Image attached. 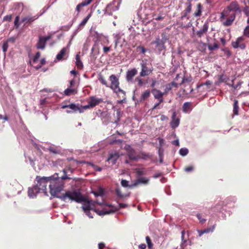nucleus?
I'll return each mask as SVG.
<instances>
[{
  "mask_svg": "<svg viewBox=\"0 0 249 249\" xmlns=\"http://www.w3.org/2000/svg\"><path fill=\"white\" fill-rule=\"evenodd\" d=\"M192 107H193V106L191 102H186L183 106V109H189Z\"/></svg>",
  "mask_w": 249,
  "mask_h": 249,
  "instance_id": "nucleus-34",
  "label": "nucleus"
},
{
  "mask_svg": "<svg viewBox=\"0 0 249 249\" xmlns=\"http://www.w3.org/2000/svg\"><path fill=\"white\" fill-rule=\"evenodd\" d=\"M151 92L154 98L158 99L159 101L158 103H156L153 107V109H155L159 107L160 105L163 102V96L164 95V93L156 89H152Z\"/></svg>",
  "mask_w": 249,
  "mask_h": 249,
  "instance_id": "nucleus-6",
  "label": "nucleus"
},
{
  "mask_svg": "<svg viewBox=\"0 0 249 249\" xmlns=\"http://www.w3.org/2000/svg\"><path fill=\"white\" fill-rule=\"evenodd\" d=\"M141 65L142 67V70L140 73L141 76L144 77L145 76H147L152 72L153 69H148V68L146 66V63L142 62L141 64Z\"/></svg>",
  "mask_w": 249,
  "mask_h": 249,
  "instance_id": "nucleus-10",
  "label": "nucleus"
},
{
  "mask_svg": "<svg viewBox=\"0 0 249 249\" xmlns=\"http://www.w3.org/2000/svg\"><path fill=\"white\" fill-rule=\"evenodd\" d=\"M42 91L49 92H52L53 91V90L52 89H46V88L42 90Z\"/></svg>",
  "mask_w": 249,
  "mask_h": 249,
  "instance_id": "nucleus-57",
  "label": "nucleus"
},
{
  "mask_svg": "<svg viewBox=\"0 0 249 249\" xmlns=\"http://www.w3.org/2000/svg\"><path fill=\"white\" fill-rule=\"evenodd\" d=\"M50 36H46V37H40L39 39L36 44V47L37 49H44L46 41L50 39Z\"/></svg>",
  "mask_w": 249,
  "mask_h": 249,
  "instance_id": "nucleus-13",
  "label": "nucleus"
},
{
  "mask_svg": "<svg viewBox=\"0 0 249 249\" xmlns=\"http://www.w3.org/2000/svg\"><path fill=\"white\" fill-rule=\"evenodd\" d=\"M202 9L201 4L200 3L197 4L196 10L194 14V16L196 17H200L201 15Z\"/></svg>",
  "mask_w": 249,
  "mask_h": 249,
  "instance_id": "nucleus-19",
  "label": "nucleus"
},
{
  "mask_svg": "<svg viewBox=\"0 0 249 249\" xmlns=\"http://www.w3.org/2000/svg\"><path fill=\"white\" fill-rule=\"evenodd\" d=\"M48 98H45L42 100L40 101V105L42 106L41 107H44L45 106L44 105L46 104L48 102Z\"/></svg>",
  "mask_w": 249,
  "mask_h": 249,
  "instance_id": "nucleus-47",
  "label": "nucleus"
},
{
  "mask_svg": "<svg viewBox=\"0 0 249 249\" xmlns=\"http://www.w3.org/2000/svg\"><path fill=\"white\" fill-rule=\"evenodd\" d=\"M157 83V81L156 80H152V83H151V87H152V88H154L156 84Z\"/></svg>",
  "mask_w": 249,
  "mask_h": 249,
  "instance_id": "nucleus-56",
  "label": "nucleus"
},
{
  "mask_svg": "<svg viewBox=\"0 0 249 249\" xmlns=\"http://www.w3.org/2000/svg\"><path fill=\"white\" fill-rule=\"evenodd\" d=\"M64 175L61 177H59L58 174H54L51 176L49 188L50 194L53 196L61 198L62 200L66 201L68 200H74L78 202V192L76 190L68 191L65 194L59 196V193L64 188V180L70 178L66 175L65 169L63 170Z\"/></svg>",
  "mask_w": 249,
  "mask_h": 249,
  "instance_id": "nucleus-2",
  "label": "nucleus"
},
{
  "mask_svg": "<svg viewBox=\"0 0 249 249\" xmlns=\"http://www.w3.org/2000/svg\"><path fill=\"white\" fill-rule=\"evenodd\" d=\"M148 181V179L147 178H143L138 180L137 183H147Z\"/></svg>",
  "mask_w": 249,
  "mask_h": 249,
  "instance_id": "nucleus-43",
  "label": "nucleus"
},
{
  "mask_svg": "<svg viewBox=\"0 0 249 249\" xmlns=\"http://www.w3.org/2000/svg\"><path fill=\"white\" fill-rule=\"evenodd\" d=\"M219 48V46L217 43H214L213 45H209L208 49L210 51H213Z\"/></svg>",
  "mask_w": 249,
  "mask_h": 249,
  "instance_id": "nucleus-35",
  "label": "nucleus"
},
{
  "mask_svg": "<svg viewBox=\"0 0 249 249\" xmlns=\"http://www.w3.org/2000/svg\"><path fill=\"white\" fill-rule=\"evenodd\" d=\"M224 52H225V54L226 55V56L228 57H229L231 56V53L230 52V51L228 49H225L224 50Z\"/></svg>",
  "mask_w": 249,
  "mask_h": 249,
  "instance_id": "nucleus-51",
  "label": "nucleus"
},
{
  "mask_svg": "<svg viewBox=\"0 0 249 249\" xmlns=\"http://www.w3.org/2000/svg\"><path fill=\"white\" fill-rule=\"evenodd\" d=\"M91 16V13H89L79 24V26L83 27L87 23L89 18H90Z\"/></svg>",
  "mask_w": 249,
  "mask_h": 249,
  "instance_id": "nucleus-26",
  "label": "nucleus"
},
{
  "mask_svg": "<svg viewBox=\"0 0 249 249\" xmlns=\"http://www.w3.org/2000/svg\"><path fill=\"white\" fill-rule=\"evenodd\" d=\"M74 83H75V82H74V80H71L70 82V87H72L73 85V84H74Z\"/></svg>",
  "mask_w": 249,
  "mask_h": 249,
  "instance_id": "nucleus-64",
  "label": "nucleus"
},
{
  "mask_svg": "<svg viewBox=\"0 0 249 249\" xmlns=\"http://www.w3.org/2000/svg\"><path fill=\"white\" fill-rule=\"evenodd\" d=\"M226 8L233 13L235 12H241L239 5L236 1H233L231 2L230 4L226 7Z\"/></svg>",
  "mask_w": 249,
  "mask_h": 249,
  "instance_id": "nucleus-11",
  "label": "nucleus"
},
{
  "mask_svg": "<svg viewBox=\"0 0 249 249\" xmlns=\"http://www.w3.org/2000/svg\"><path fill=\"white\" fill-rule=\"evenodd\" d=\"M235 17V13L231 12L226 7L221 13L219 19L224 26H229L233 23Z\"/></svg>",
  "mask_w": 249,
  "mask_h": 249,
  "instance_id": "nucleus-3",
  "label": "nucleus"
},
{
  "mask_svg": "<svg viewBox=\"0 0 249 249\" xmlns=\"http://www.w3.org/2000/svg\"><path fill=\"white\" fill-rule=\"evenodd\" d=\"M109 80L111 82L109 88L117 94L122 93L124 95V92L119 87V80L116 75L114 74L110 75L109 77Z\"/></svg>",
  "mask_w": 249,
  "mask_h": 249,
  "instance_id": "nucleus-5",
  "label": "nucleus"
},
{
  "mask_svg": "<svg viewBox=\"0 0 249 249\" xmlns=\"http://www.w3.org/2000/svg\"><path fill=\"white\" fill-rule=\"evenodd\" d=\"M38 18V16L36 15L35 16H26L21 19V22L24 23V26H28L29 24H31L34 21Z\"/></svg>",
  "mask_w": 249,
  "mask_h": 249,
  "instance_id": "nucleus-12",
  "label": "nucleus"
},
{
  "mask_svg": "<svg viewBox=\"0 0 249 249\" xmlns=\"http://www.w3.org/2000/svg\"><path fill=\"white\" fill-rule=\"evenodd\" d=\"M243 12L246 15V16L248 17L247 22L248 25H249V6H245L243 10Z\"/></svg>",
  "mask_w": 249,
  "mask_h": 249,
  "instance_id": "nucleus-30",
  "label": "nucleus"
},
{
  "mask_svg": "<svg viewBox=\"0 0 249 249\" xmlns=\"http://www.w3.org/2000/svg\"><path fill=\"white\" fill-rule=\"evenodd\" d=\"M180 116L175 112H174L172 116V121L170 123V125L173 129L177 128L179 124Z\"/></svg>",
  "mask_w": 249,
  "mask_h": 249,
  "instance_id": "nucleus-9",
  "label": "nucleus"
},
{
  "mask_svg": "<svg viewBox=\"0 0 249 249\" xmlns=\"http://www.w3.org/2000/svg\"><path fill=\"white\" fill-rule=\"evenodd\" d=\"M48 150L50 153H53L54 154H60L61 152L56 147L50 146L48 148Z\"/></svg>",
  "mask_w": 249,
  "mask_h": 249,
  "instance_id": "nucleus-23",
  "label": "nucleus"
},
{
  "mask_svg": "<svg viewBox=\"0 0 249 249\" xmlns=\"http://www.w3.org/2000/svg\"><path fill=\"white\" fill-rule=\"evenodd\" d=\"M40 56V52H37L36 53V55H35V56L34 57V58H33L34 62H36Z\"/></svg>",
  "mask_w": 249,
  "mask_h": 249,
  "instance_id": "nucleus-44",
  "label": "nucleus"
},
{
  "mask_svg": "<svg viewBox=\"0 0 249 249\" xmlns=\"http://www.w3.org/2000/svg\"><path fill=\"white\" fill-rule=\"evenodd\" d=\"M19 16H17L15 19L14 21V24L15 26L18 28L19 26Z\"/></svg>",
  "mask_w": 249,
  "mask_h": 249,
  "instance_id": "nucleus-41",
  "label": "nucleus"
},
{
  "mask_svg": "<svg viewBox=\"0 0 249 249\" xmlns=\"http://www.w3.org/2000/svg\"><path fill=\"white\" fill-rule=\"evenodd\" d=\"M12 16L11 15H7L3 18L4 21H10L12 20Z\"/></svg>",
  "mask_w": 249,
  "mask_h": 249,
  "instance_id": "nucleus-45",
  "label": "nucleus"
},
{
  "mask_svg": "<svg viewBox=\"0 0 249 249\" xmlns=\"http://www.w3.org/2000/svg\"><path fill=\"white\" fill-rule=\"evenodd\" d=\"M150 95V91L149 90L147 89L145 90L141 95V99L142 100H145L148 98Z\"/></svg>",
  "mask_w": 249,
  "mask_h": 249,
  "instance_id": "nucleus-24",
  "label": "nucleus"
},
{
  "mask_svg": "<svg viewBox=\"0 0 249 249\" xmlns=\"http://www.w3.org/2000/svg\"><path fill=\"white\" fill-rule=\"evenodd\" d=\"M139 248L142 249H144L146 248V245L144 244H142L139 245Z\"/></svg>",
  "mask_w": 249,
  "mask_h": 249,
  "instance_id": "nucleus-62",
  "label": "nucleus"
},
{
  "mask_svg": "<svg viewBox=\"0 0 249 249\" xmlns=\"http://www.w3.org/2000/svg\"><path fill=\"white\" fill-rule=\"evenodd\" d=\"M243 35L249 38V25H248L244 28L243 31Z\"/></svg>",
  "mask_w": 249,
  "mask_h": 249,
  "instance_id": "nucleus-32",
  "label": "nucleus"
},
{
  "mask_svg": "<svg viewBox=\"0 0 249 249\" xmlns=\"http://www.w3.org/2000/svg\"><path fill=\"white\" fill-rule=\"evenodd\" d=\"M94 195L96 196H101L104 193V191L102 188H99V192H93Z\"/></svg>",
  "mask_w": 249,
  "mask_h": 249,
  "instance_id": "nucleus-42",
  "label": "nucleus"
},
{
  "mask_svg": "<svg viewBox=\"0 0 249 249\" xmlns=\"http://www.w3.org/2000/svg\"><path fill=\"white\" fill-rule=\"evenodd\" d=\"M238 108V101L236 100H234L233 103V109H237Z\"/></svg>",
  "mask_w": 249,
  "mask_h": 249,
  "instance_id": "nucleus-53",
  "label": "nucleus"
},
{
  "mask_svg": "<svg viewBox=\"0 0 249 249\" xmlns=\"http://www.w3.org/2000/svg\"><path fill=\"white\" fill-rule=\"evenodd\" d=\"M76 89H67L64 91V94L67 96H70L72 94L76 93Z\"/></svg>",
  "mask_w": 249,
  "mask_h": 249,
  "instance_id": "nucleus-25",
  "label": "nucleus"
},
{
  "mask_svg": "<svg viewBox=\"0 0 249 249\" xmlns=\"http://www.w3.org/2000/svg\"><path fill=\"white\" fill-rule=\"evenodd\" d=\"M193 170V167L192 166H189L185 168V171L186 172H190Z\"/></svg>",
  "mask_w": 249,
  "mask_h": 249,
  "instance_id": "nucleus-55",
  "label": "nucleus"
},
{
  "mask_svg": "<svg viewBox=\"0 0 249 249\" xmlns=\"http://www.w3.org/2000/svg\"><path fill=\"white\" fill-rule=\"evenodd\" d=\"M46 63V60L45 59V58H42L40 60V65H41V66L45 64Z\"/></svg>",
  "mask_w": 249,
  "mask_h": 249,
  "instance_id": "nucleus-59",
  "label": "nucleus"
},
{
  "mask_svg": "<svg viewBox=\"0 0 249 249\" xmlns=\"http://www.w3.org/2000/svg\"><path fill=\"white\" fill-rule=\"evenodd\" d=\"M196 216H197V217L198 218V219L199 220V222L201 224L204 223L206 221L205 219L202 218L201 217V215L200 214H197Z\"/></svg>",
  "mask_w": 249,
  "mask_h": 249,
  "instance_id": "nucleus-46",
  "label": "nucleus"
},
{
  "mask_svg": "<svg viewBox=\"0 0 249 249\" xmlns=\"http://www.w3.org/2000/svg\"><path fill=\"white\" fill-rule=\"evenodd\" d=\"M214 228H215V226L213 225V226L212 228H208L206 230H205L202 231H198V232L199 233V236H201L203 234H204L205 233H208L210 231H213Z\"/></svg>",
  "mask_w": 249,
  "mask_h": 249,
  "instance_id": "nucleus-27",
  "label": "nucleus"
},
{
  "mask_svg": "<svg viewBox=\"0 0 249 249\" xmlns=\"http://www.w3.org/2000/svg\"><path fill=\"white\" fill-rule=\"evenodd\" d=\"M244 2L245 4V6H249V0H244Z\"/></svg>",
  "mask_w": 249,
  "mask_h": 249,
  "instance_id": "nucleus-63",
  "label": "nucleus"
},
{
  "mask_svg": "<svg viewBox=\"0 0 249 249\" xmlns=\"http://www.w3.org/2000/svg\"><path fill=\"white\" fill-rule=\"evenodd\" d=\"M146 241L148 247L149 249H151L153 247V244L148 236L146 237Z\"/></svg>",
  "mask_w": 249,
  "mask_h": 249,
  "instance_id": "nucleus-40",
  "label": "nucleus"
},
{
  "mask_svg": "<svg viewBox=\"0 0 249 249\" xmlns=\"http://www.w3.org/2000/svg\"><path fill=\"white\" fill-rule=\"evenodd\" d=\"M69 107L70 109H75V107H76V106L75 105L71 104V105H70L69 106H63L62 107V108H65V107Z\"/></svg>",
  "mask_w": 249,
  "mask_h": 249,
  "instance_id": "nucleus-50",
  "label": "nucleus"
},
{
  "mask_svg": "<svg viewBox=\"0 0 249 249\" xmlns=\"http://www.w3.org/2000/svg\"><path fill=\"white\" fill-rule=\"evenodd\" d=\"M4 119L5 120L7 121L8 120V118L6 115H5L4 117L2 115H0V119Z\"/></svg>",
  "mask_w": 249,
  "mask_h": 249,
  "instance_id": "nucleus-58",
  "label": "nucleus"
},
{
  "mask_svg": "<svg viewBox=\"0 0 249 249\" xmlns=\"http://www.w3.org/2000/svg\"><path fill=\"white\" fill-rule=\"evenodd\" d=\"M221 42H222V44L223 45H225V44H226V40L224 38L222 37V38H220V39Z\"/></svg>",
  "mask_w": 249,
  "mask_h": 249,
  "instance_id": "nucleus-60",
  "label": "nucleus"
},
{
  "mask_svg": "<svg viewBox=\"0 0 249 249\" xmlns=\"http://www.w3.org/2000/svg\"><path fill=\"white\" fill-rule=\"evenodd\" d=\"M245 37L241 36L238 37L235 41L231 42V46L234 49L239 48L241 50H244L246 48V45L244 42Z\"/></svg>",
  "mask_w": 249,
  "mask_h": 249,
  "instance_id": "nucleus-7",
  "label": "nucleus"
},
{
  "mask_svg": "<svg viewBox=\"0 0 249 249\" xmlns=\"http://www.w3.org/2000/svg\"><path fill=\"white\" fill-rule=\"evenodd\" d=\"M105 247V244L103 243H100L98 244L99 249H103Z\"/></svg>",
  "mask_w": 249,
  "mask_h": 249,
  "instance_id": "nucleus-54",
  "label": "nucleus"
},
{
  "mask_svg": "<svg viewBox=\"0 0 249 249\" xmlns=\"http://www.w3.org/2000/svg\"><path fill=\"white\" fill-rule=\"evenodd\" d=\"M75 65L78 67V53L75 55Z\"/></svg>",
  "mask_w": 249,
  "mask_h": 249,
  "instance_id": "nucleus-61",
  "label": "nucleus"
},
{
  "mask_svg": "<svg viewBox=\"0 0 249 249\" xmlns=\"http://www.w3.org/2000/svg\"><path fill=\"white\" fill-rule=\"evenodd\" d=\"M104 53H107L111 50V47L104 46L103 48Z\"/></svg>",
  "mask_w": 249,
  "mask_h": 249,
  "instance_id": "nucleus-48",
  "label": "nucleus"
},
{
  "mask_svg": "<svg viewBox=\"0 0 249 249\" xmlns=\"http://www.w3.org/2000/svg\"><path fill=\"white\" fill-rule=\"evenodd\" d=\"M172 89V86L170 84L166 85L163 93L166 94Z\"/></svg>",
  "mask_w": 249,
  "mask_h": 249,
  "instance_id": "nucleus-39",
  "label": "nucleus"
},
{
  "mask_svg": "<svg viewBox=\"0 0 249 249\" xmlns=\"http://www.w3.org/2000/svg\"><path fill=\"white\" fill-rule=\"evenodd\" d=\"M121 184L123 187L128 186V181L125 180H122L121 181Z\"/></svg>",
  "mask_w": 249,
  "mask_h": 249,
  "instance_id": "nucleus-52",
  "label": "nucleus"
},
{
  "mask_svg": "<svg viewBox=\"0 0 249 249\" xmlns=\"http://www.w3.org/2000/svg\"><path fill=\"white\" fill-rule=\"evenodd\" d=\"M79 203L81 204V208L83 212L89 218H93V214L96 213L99 215L109 214L115 212L120 208H125L127 206L124 204H120L119 207L107 205L104 202L100 203L89 201L83 200L82 196L79 193Z\"/></svg>",
  "mask_w": 249,
  "mask_h": 249,
  "instance_id": "nucleus-1",
  "label": "nucleus"
},
{
  "mask_svg": "<svg viewBox=\"0 0 249 249\" xmlns=\"http://www.w3.org/2000/svg\"><path fill=\"white\" fill-rule=\"evenodd\" d=\"M118 7L116 6L114 3H109L106 8L105 13L108 15H112L113 12L117 11Z\"/></svg>",
  "mask_w": 249,
  "mask_h": 249,
  "instance_id": "nucleus-15",
  "label": "nucleus"
},
{
  "mask_svg": "<svg viewBox=\"0 0 249 249\" xmlns=\"http://www.w3.org/2000/svg\"><path fill=\"white\" fill-rule=\"evenodd\" d=\"M66 53V49L63 48L61 49L60 52L56 55V59L58 60H61L63 59L64 56L65 55Z\"/></svg>",
  "mask_w": 249,
  "mask_h": 249,
  "instance_id": "nucleus-20",
  "label": "nucleus"
},
{
  "mask_svg": "<svg viewBox=\"0 0 249 249\" xmlns=\"http://www.w3.org/2000/svg\"><path fill=\"white\" fill-rule=\"evenodd\" d=\"M91 165L93 167V169L96 171H101L102 170V168L101 167H99L96 165H95L93 164H91Z\"/></svg>",
  "mask_w": 249,
  "mask_h": 249,
  "instance_id": "nucleus-49",
  "label": "nucleus"
},
{
  "mask_svg": "<svg viewBox=\"0 0 249 249\" xmlns=\"http://www.w3.org/2000/svg\"><path fill=\"white\" fill-rule=\"evenodd\" d=\"M153 43L156 44V47L160 52L165 49L164 45L165 41L163 39L157 38L156 40L153 42Z\"/></svg>",
  "mask_w": 249,
  "mask_h": 249,
  "instance_id": "nucleus-14",
  "label": "nucleus"
},
{
  "mask_svg": "<svg viewBox=\"0 0 249 249\" xmlns=\"http://www.w3.org/2000/svg\"><path fill=\"white\" fill-rule=\"evenodd\" d=\"M11 39L10 38L8 41L4 42L2 45V51L4 53H5L7 51V49H8V48L9 46L8 44V41H11Z\"/></svg>",
  "mask_w": 249,
  "mask_h": 249,
  "instance_id": "nucleus-31",
  "label": "nucleus"
},
{
  "mask_svg": "<svg viewBox=\"0 0 249 249\" xmlns=\"http://www.w3.org/2000/svg\"><path fill=\"white\" fill-rule=\"evenodd\" d=\"M92 0H85L84 1L79 4V9L80 7L88 5L92 1Z\"/></svg>",
  "mask_w": 249,
  "mask_h": 249,
  "instance_id": "nucleus-29",
  "label": "nucleus"
},
{
  "mask_svg": "<svg viewBox=\"0 0 249 249\" xmlns=\"http://www.w3.org/2000/svg\"><path fill=\"white\" fill-rule=\"evenodd\" d=\"M135 80L138 82V85L139 87H142L144 85L143 80L141 77H137Z\"/></svg>",
  "mask_w": 249,
  "mask_h": 249,
  "instance_id": "nucleus-36",
  "label": "nucleus"
},
{
  "mask_svg": "<svg viewBox=\"0 0 249 249\" xmlns=\"http://www.w3.org/2000/svg\"><path fill=\"white\" fill-rule=\"evenodd\" d=\"M51 178L50 177H41L36 176V180L37 182L36 184L34 186L36 193H39L40 191H42L44 193H46L47 186L48 182L50 183Z\"/></svg>",
  "mask_w": 249,
  "mask_h": 249,
  "instance_id": "nucleus-4",
  "label": "nucleus"
},
{
  "mask_svg": "<svg viewBox=\"0 0 249 249\" xmlns=\"http://www.w3.org/2000/svg\"><path fill=\"white\" fill-rule=\"evenodd\" d=\"M98 80L101 83V84L105 86L108 87L107 82L104 78L103 75L101 74L98 75Z\"/></svg>",
  "mask_w": 249,
  "mask_h": 249,
  "instance_id": "nucleus-22",
  "label": "nucleus"
},
{
  "mask_svg": "<svg viewBox=\"0 0 249 249\" xmlns=\"http://www.w3.org/2000/svg\"><path fill=\"white\" fill-rule=\"evenodd\" d=\"M119 157V156L118 154L116 152L110 153L109 154V157L107 160V161H108L109 163H111L113 165L116 163V162L118 159Z\"/></svg>",
  "mask_w": 249,
  "mask_h": 249,
  "instance_id": "nucleus-17",
  "label": "nucleus"
},
{
  "mask_svg": "<svg viewBox=\"0 0 249 249\" xmlns=\"http://www.w3.org/2000/svg\"><path fill=\"white\" fill-rule=\"evenodd\" d=\"M137 73V70L136 68H133L127 71L126 74V79L127 81H131L133 79L134 76Z\"/></svg>",
  "mask_w": 249,
  "mask_h": 249,
  "instance_id": "nucleus-16",
  "label": "nucleus"
},
{
  "mask_svg": "<svg viewBox=\"0 0 249 249\" xmlns=\"http://www.w3.org/2000/svg\"><path fill=\"white\" fill-rule=\"evenodd\" d=\"M34 190L35 191L34 187L33 188H29L28 190V196L32 197L36 196L35 194L34 193Z\"/></svg>",
  "mask_w": 249,
  "mask_h": 249,
  "instance_id": "nucleus-38",
  "label": "nucleus"
},
{
  "mask_svg": "<svg viewBox=\"0 0 249 249\" xmlns=\"http://www.w3.org/2000/svg\"><path fill=\"white\" fill-rule=\"evenodd\" d=\"M103 102V100L101 98H97L96 97H90L88 102V105L86 106V107H94L100 104Z\"/></svg>",
  "mask_w": 249,
  "mask_h": 249,
  "instance_id": "nucleus-8",
  "label": "nucleus"
},
{
  "mask_svg": "<svg viewBox=\"0 0 249 249\" xmlns=\"http://www.w3.org/2000/svg\"><path fill=\"white\" fill-rule=\"evenodd\" d=\"M179 152L181 156H185L188 153V150L185 148H181L180 149Z\"/></svg>",
  "mask_w": 249,
  "mask_h": 249,
  "instance_id": "nucleus-33",
  "label": "nucleus"
},
{
  "mask_svg": "<svg viewBox=\"0 0 249 249\" xmlns=\"http://www.w3.org/2000/svg\"><path fill=\"white\" fill-rule=\"evenodd\" d=\"M137 52H140L144 54L146 52V49L144 48V47L142 46H139L137 47Z\"/></svg>",
  "mask_w": 249,
  "mask_h": 249,
  "instance_id": "nucleus-37",
  "label": "nucleus"
},
{
  "mask_svg": "<svg viewBox=\"0 0 249 249\" xmlns=\"http://www.w3.org/2000/svg\"><path fill=\"white\" fill-rule=\"evenodd\" d=\"M187 5H188V6L185 10L184 16H186L192 11V3H191V2H188L187 3Z\"/></svg>",
  "mask_w": 249,
  "mask_h": 249,
  "instance_id": "nucleus-28",
  "label": "nucleus"
},
{
  "mask_svg": "<svg viewBox=\"0 0 249 249\" xmlns=\"http://www.w3.org/2000/svg\"><path fill=\"white\" fill-rule=\"evenodd\" d=\"M208 28L209 26L208 23H204L203 25L202 28L196 33L197 36L199 37H201V36H204L205 34L207 33L208 30Z\"/></svg>",
  "mask_w": 249,
  "mask_h": 249,
  "instance_id": "nucleus-18",
  "label": "nucleus"
},
{
  "mask_svg": "<svg viewBox=\"0 0 249 249\" xmlns=\"http://www.w3.org/2000/svg\"><path fill=\"white\" fill-rule=\"evenodd\" d=\"M124 148L128 151L129 157L133 160H135L136 157L132 154L133 150L131 148V146L130 145H127L125 146Z\"/></svg>",
  "mask_w": 249,
  "mask_h": 249,
  "instance_id": "nucleus-21",
  "label": "nucleus"
}]
</instances>
